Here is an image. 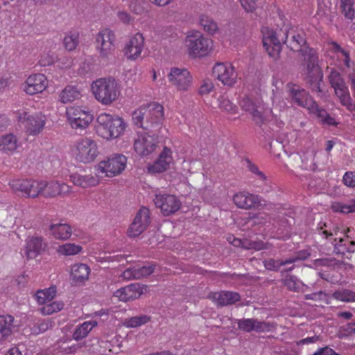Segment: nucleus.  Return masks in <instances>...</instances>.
Returning <instances> with one entry per match:
<instances>
[{"label": "nucleus", "mask_w": 355, "mask_h": 355, "mask_svg": "<svg viewBox=\"0 0 355 355\" xmlns=\"http://www.w3.org/2000/svg\"><path fill=\"white\" fill-rule=\"evenodd\" d=\"M164 120V107L157 102L143 105L132 113V121L135 125L155 133L160 132Z\"/></svg>", "instance_id": "f257e3e1"}, {"label": "nucleus", "mask_w": 355, "mask_h": 355, "mask_svg": "<svg viewBox=\"0 0 355 355\" xmlns=\"http://www.w3.org/2000/svg\"><path fill=\"white\" fill-rule=\"evenodd\" d=\"M96 122L97 135L107 141L121 137L127 128L126 123L121 117L105 112L98 115Z\"/></svg>", "instance_id": "f03ea898"}, {"label": "nucleus", "mask_w": 355, "mask_h": 355, "mask_svg": "<svg viewBox=\"0 0 355 355\" xmlns=\"http://www.w3.org/2000/svg\"><path fill=\"white\" fill-rule=\"evenodd\" d=\"M302 58V73L307 83L312 85L322 81L323 73L320 67L318 51L310 46H304L300 52Z\"/></svg>", "instance_id": "7ed1b4c3"}, {"label": "nucleus", "mask_w": 355, "mask_h": 355, "mask_svg": "<svg viewBox=\"0 0 355 355\" xmlns=\"http://www.w3.org/2000/svg\"><path fill=\"white\" fill-rule=\"evenodd\" d=\"M184 44L188 55L192 58L206 57L214 50L213 40L198 31L188 34Z\"/></svg>", "instance_id": "20e7f679"}, {"label": "nucleus", "mask_w": 355, "mask_h": 355, "mask_svg": "<svg viewBox=\"0 0 355 355\" xmlns=\"http://www.w3.org/2000/svg\"><path fill=\"white\" fill-rule=\"evenodd\" d=\"M74 159L84 164L94 162L98 155L96 142L89 137H81L76 140L71 148Z\"/></svg>", "instance_id": "39448f33"}, {"label": "nucleus", "mask_w": 355, "mask_h": 355, "mask_svg": "<svg viewBox=\"0 0 355 355\" xmlns=\"http://www.w3.org/2000/svg\"><path fill=\"white\" fill-rule=\"evenodd\" d=\"M66 118L73 130H84L92 122L94 114L93 112L87 107L73 105L67 107Z\"/></svg>", "instance_id": "423d86ee"}, {"label": "nucleus", "mask_w": 355, "mask_h": 355, "mask_svg": "<svg viewBox=\"0 0 355 355\" xmlns=\"http://www.w3.org/2000/svg\"><path fill=\"white\" fill-rule=\"evenodd\" d=\"M263 46L268 55L274 59L279 58L284 43L283 33L284 26L282 28L272 29L267 26L261 28Z\"/></svg>", "instance_id": "0eeeda50"}, {"label": "nucleus", "mask_w": 355, "mask_h": 355, "mask_svg": "<svg viewBox=\"0 0 355 355\" xmlns=\"http://www.w3.org/2000/svg\"><path fill=\"white\" fill-rule=\"evenodd\" d=\"M116 35L114 32L107 28L101 29L95 37V46L99 57L109 60L115 51Z\"/></svg>", "instance_id": "6e6552de"}, {"label": "nucleus", "mask_w": 355, "mask_h": 355, "mask_svg": "<svg viewBox=\"0 0 355 355\" xmlns=\"http://www.w3.org/2000/svg\"><path fill=\"white\" fill-rule=\"evenodd\" d=\"M17 117L19 122L24 125L26 132L29 135H39L44 130L46 125V116L42 112L31 114L24 110H21L17 112Z\"/></svg>", "instance_id": "1a4fd4ad"}, {"label": "nucleus", "mask_w": 355, "mask_h": 355, "mask_svg": "<svg viewBox=\"0 0 355 355\" xmlns=\"http://www.w3.org/2000/svg\"><path fill=\"white\" fill-rule=\"evenodd\" d=\"M127 164V157L122 154H114L106 160L100 162L96 171L98 173L105 174L109 178L115 177L125 169Z\"/></svg>", "instance_id": "9d476101"}, {"label": "nucleus", "mask_w": 355, "mask_h": 355, "mask_svg": "<svg viewBox=\"0 0 355 355\" xmlns=\"http://www.w3.org/2000/svg\"><path fill=\"white\" fill-rule=\"evenodd\" d=\"M283 37L284 44L293 51L300 52L304 46H307L305 33L297 26L285 25Z\"/></svg>", "instance_id": "9b49d317"}, {"label": "nucleus", "mask_w": 355, "mask_h": 355, "mask_svg": "<svg viewBox=\"0 0 355 355\" xmlns=\"http://www.w3.org/2000/svg\"><path fill=\"white\" fill-rule=\"evenodd\" d=\"M157 134L153 132V135H150L148 132L138 133L134 142L135 152L141 156H147L153 153L157 146Z\"/></svg>", "instance_id": "f8f14e48"}, {"label": "nucleus", "mask_w": 355, "mask_h": 355, "mask_svg": "<svg viewBox=\"0 0 355 355\" xmlns=\"http://www.w3.org/2000/svg\"><path fill=\"white\" fill-rule=\"evenodd\" d=\"M156 207L159 208L164 216H170L177 212L180 207L181 202L175 195L168 193L155 194L153 200Z\"/></svg>", "instance_id": "ddd939ff"}, {"label": "nucleus", "mask_w": 355, "mask_h": 355, "mask_svg": "<svg viewBox=\"0 0 355 355\" xmlns=\"http://www.w3.org/2000/svg\"><path fill=\"white\" fill-rule=\"evenodd\" d=\"M214 76L223 85L233 87L237 80V73L233 65L228 62H218L213 67Z\"/></svg>", "instance_id": "4468645a"}, {"label": "nucleus", "mask_w": 355, "mask_h": 355, "mask_svg": "<svg viewBox=\"0 0 355 355\" xmlns=\"http://www.w3.org/2000/svg\"><path fill=\"white\" fill-rule=\"evenodd\" d=\"M69 180L76 187L87 189L96 187L99 184V179L92 173H88L83 168H78L76 171L70 172Z\"/></svg>", "instance_id": "2eb2a0df"}, {"label": "nucleus", "mask_w": 355, "mask_h": 355, "mask_svg": "<svg viewBox=\"0 0 355 355\" xmlns=\"http://www.w3.org/2000/svg\"><path fill=\"white\" fill-rule=\"evenodd\" d=\"M168 79L173 87L188 89L192 86L193 77L186 69L173 67L168 74Z\"/></svg>", "instance_id": "dca6fc26"}, {"label": "nucleus", "mask_w": 355, "mask_h": 355, "mask_svg": "<svg viewBox=\"0 0 355 355\" xmlns=\"http://www.w3.org/2000/svg\"><path fill=\"white\" fill-rule=\"evenodd\" d=\"M144 37L142 33H137L126 43L123 52L128 60H135L141 55L144 47Z\"/></svg>", "instance_id": "f3484780"}, {"label": "nucleus", "mask_w": 355, "mask_h": 355, "mask_svg": "<svg viewBox=\"0 0 355 355\" xmlns=\"http://www.w3.org/2000/svg\"><path fill=\"white\" fill-rule=\"evenodd\" d=\"M241 108L250 113L254 123L261 126L264 123V116L262 113L263 107L259 101H254L248 96H245L240 101Z\"/></svg>", "instance_id": "a211bd4d"}, {"label": "nucleus", "mask_w": 355, "mask_h": 355, "mask_svg": "<svg viewBox=\"0 0 355 355\" xmlns=\"http://www.w3.org/2000/svg\"><path fill=\"white\" fill-rule=\"evenodd\" d=\"M44 187L42 196L45 198H53L56 196L64 197L72 191L71 186L58 180L51 182L43 181Z\"/></svg>", "instance_id": "6ab92c4d"}, {"label": "nucleus", "mask_w": 355, "mask_h": 355, "mask_svg": "<svg viewBox=\"0 0 355 355\" xmlns=\"http://www.w3.org/2000/svg\"><path fill=\"white\" fill-rule=\"evenodd\" d=\"M146 290V286L140 284H131L118 289L114 296L120 301L128 302L139 298Z\"/></svg>", "instance_id": "aec40b11"}, {"label": "nucleus", "mask_w": 355, "mask_h": 355, "mask_svg": "<svg viewBox=\"0 0 355 355\" xmlns=\"http://www.w3.org/2000/svg\"><path fill=\"white\" fill-rule=\"evenodd\" d=\"M329 51L335 55L339 65H343L346 70H350L355 67V62L350 58L349 51L343 48L335 41H331L328 43Z\"/></svg>", "instance_id": "412c9836"}, {"label": "nucleus", "mask_w": 355, "mask_h": 355, "mask_svg": "<svg viewBox=\"0 0 355 355\" xmlns=\"http://www.w3.org/2000/svg\"><path fill=\"white\" fill-rule=\"evenodd\" d=\"M172 162V150L171 148L165 146L157 159L148 167V171L152 174L163 173L169 168Z\"/></svg>", "instance_id": "4be33fe9"}, {"label": "nucleus", "mask_w": 355, "mask_h": 355, "mask_svg": "<svg viewBox=\"0 0 355 355\" xmlns=\"http://www.w3.org/2000/svg\"><path fill=\"white\" fill-rule=\"evenodd\" d=\"M233 201L236 207L245 209L258 207L261 205L259 196L246 191L235 193Z\"/></svg>", "instance_id": "5701e85b"}, {"label": "nucleus", "mask_w": 355, "mask_h": 355, "mask_svg": "<svg viewBox=\"0 0 355 355\" xmlns=\"http://www.w3.org/2000/svg\"><path fill=\"white\" fill-rule=\"evenodd\" d=\"M44 247V239L42 236H32L26 240L24 254L27 259L36 258Z\"/></svg>", "instance_id": "b1692460"}, {"label": "nucleus", "mask_w": 355, "mask_h": 355, "mask_svg": "<svg viewBox=\"0 0 355 355\" xmlns=\"http://www.w3.org/2000/svg\"><path fill=\"white\" fill-rule=\"evenodd\" d=\"M211 298L218 306H227L239 302L241 299L240 295L233 291H220L209 294Z\"/></svg>", "instance_id": "393cba45"}, {"label": "nucleus", "mask_w": 355, "mask_h": 355, "mask_svg": "<svg viewBox=\"0 0 355 355\" xmlns=\"http://www.w3.org/2000/svg\"><path fill=\"white\" fill-rule=\"evenodd\" d=\"M291 96L297 105L306 108L310 112L315 107V101L306 92V90H291Z\"/></svg>", "instance_id": "a878e982"}, {"label": "nucleus", "mask_w": 355, "mask_h": 355, "mask_svg": "<svg viewBox=\"0 0 355 355\" xmlns=\"http://www.w3.org/2000/svg\"><path fill=\"white\" fill-rule=\"evenodd\" d=\"M91 270L85 263H75L71 268V278L76 284L83 283L89 278Z\"/></svg>", "instance_id": "bb28decb"}, {"label": "nucleus", "mask_w": 355, "mask_h": 355, "mask_svg": "<svg viewBox=\"0 0 355 355\" xmlns=\"http://www.w3.org/2000/svg\"><path fill=\"white\" fill-rule=\"evenodd\" d=\"M98 102L102 105H109L116 101L120 96V90H92Z\"/></svg>", "instance_id": "cd10ccee"}, {"label": "nucleus", "mask_w": 355, "mask_h": 355, "mask_svg": "<svg viewBox=\"0 0 355 355\" xmlns=\"http://www.w3.org/2000/svg\"><path fill=\"white\" fill-rule=\"evenodd\" d=\"M334 252L337 254L345 256L347 253L352 254L354 252L355 242L354 241H349L348 236L347 238H335L334 239Z\"/></svg>", "instance_id": "c85d7f7f"}, {"label": "nucleus", "mask_w": 355, "mask_h": 355, "mask_svg": "<svg viewBox=\"0 0 355 355\" xmlns=\"http://www.w3.org/2000/svg\"><path fill=\"white\" fill-rule=\"evenodd\" d=\"M49 231L52 236L57 240H67L72 234L71 227L67 223L51 224Z\"/></svg>", "instance_id": "c756f323"}, {"label": "nucleus", "mask_w": 355, "mask_h": 355, "mask_svg": "<svg viewBox=\"0 0 355 355\" xmlns=\"http://www.w3.org/2000/svg\"><path fill=\"white\" fill-rule=\"evenodd\" d=\"M19 146L18 139L13 134H7L0 137V151L6 154H12L16 151Z\"/></svg>", "instance_id": "7c9ffc66"}, {"label": "nucleus", "mask_w": 355, "mask_h": 355, "mask_svg": "<svg viewBox=\"0 0 355 355\" xmlns=\"http://www.w3.org/2000/svg\"><path fill=\"white\" fill-rule=\"evenodd\" d=\"M14 317L11 315H0V343L6 340L12 333Z\"/></svg>", "instance_id": "2f4dec72"}, {"label": "nucleus", "mask_w": 355, "mask_h": 355, "mask_svg": "<svg viewBox=\"0 0 355 355\" xmlns=\"http://www.w3.org/2000/svg\"><path fill=\"white\" fill-rule=\"evenodd\" d=\"M97 324L98 322L96 320H89L78 325L73 332V338L76 340H80L86 338Z\"/></svg>", "instance_id": "473e14b6"}, {"label": "nucleus", "mask_w": 355, "mask_h": 355, "mask_svg": "<svg viewBox=\"0 0 355 355\" xmlns=\"http://www.w3.org/2000/svg\"><path fill=\"white\" fill-rule=\"evenodd\" d=\"M26 84L33 89H47L49 81L43 73H33L28 77Z\"/></svg>", "instance_id": "72a5a7b5"}, {"label": "nucleus", "mask_w": 355, "mask_h": 355, "mask_svg": "<svg viewBox=\"0 0 355 355\" xmlns=\"http://www.w3.org/2000/svg\"><path fill=\"white\" fill-rule=\"evenodd\" d=\"M56 293L57 288L55 286L39 290L35 293L36 301L39 304H45L50 302L55 297Z\"/></svg>", "instance_id": "f704fd0d"}, {"label": "nucleus", "mask_w": 355, "mask_h": 355, "mask_svg": "<svg viewBox=\"0 0 355 355\" xmlns=\"http://www.w3.org/2000/svg\"><path fill=\"white\" fill-rule=\"evenodd\" d=\"M44 186L43 180L28 179L26 198H35L42 195Z\"/></svg>", "instance_id": "c9c22d12"}, {"label": "nucleus", "mask_w": 355, "mask_h": 355, "mask_svg": "<svg viewBox=\"0 0 355 355\" xmlns=\"http://www.w3.org/2000/svg\"><path fill=\"white\" fill-rule=\"evenodd\" d=\"M118 83L112 76L100 78L92 82L91 89H116Z\"/></svg>", "instance_id": "e433bc0d"}, {"label": "nucleus", "mask_w": 355, "mask_h": 355, "mask_svg": "<svg viewBox=\"0 0 355 355\" xmlns=\"http://www.w3.org/2000/svg\"><path fill=\"white\" fill-rule=\"evenodd\" d=\"M28 179H12L8 182L10 189L17 194L26 198Z\"/></svg>", "instance_id": "4c0bfd02"}, {"label": "nucleus", "mask_w": 355, "mask_h": 355, "mask_svg": "<svg viewBox=\"0 0 355 355\" xmlns=\"http://www.w3.org/2000/svg\"><path fill=\"white\" fill-rule=\"evenodd\" d=\"M83 247L76 243H67L60 245L57 248L58 254L64 256L76 255L81 252Z\"/></svg>", "instance_id": "58836bf2"}, {"label": "nucleus", "mask_w": 355, "mask_h": 355, "mask_svg": "<svg viewBox=\"0 0 355 355\" xmlns=\"http://www.w3.org/2000/svg\"><path fill=\"white\" fill-rule=\"evenodd\" d=\"M311 113L315 114L320 121L323 124L335 126L338 124L335 119L331 117L324 109L318 107L316 102Z\"/></svg>", "instance_id": "ea45409f"}, {"label": "nucleus", "mask_w": 355, "mask_h": 355, "mask_svg": "<svg viewBox=\"0 0 355 355\" xmlns=\"http://www.w3.org/2000/svg\"><path fill=\"white\" fill-rule=\"evenodd\" d=\"M200 24L205 32L212 35L218 30L217 23L207 15H200Z\"/></svg>", "instance_id": "a19ab883"}, {"label": "nucleus", "mask_w": 355, "mask_h": 355, "mask_svg": "<svg viewBox=\"0 0 355 355\" xmlns=\"http://www.w3.org/2000/svg\"><path fill=\"white\" fill-rule=\"evenodd\" d=\"M150 320V317L147 315H140L123 320V324L127 328H137L146 324Z\"/></svg>", "instance_id": "79ce46f5"}, {"label": "nucleus", "mask_w": 355, "mask_h": 355, "mask_svg": "<svg viewBox=\"0 0 355 355\" xmlns=\"http://www.w3.org/2000/svg\"><path fill=\"white\" fill-rule=\"evenodd\" d=\"M340 9L343 15L347 19H355L354 0H340Z\"/></svg>", "instance_id": "37998d69"}, {"label": "nucleus", "mask_w": 355, "mask_h": 355, "mask_svg": "<svg viewBox=\"0 0 355 355\" xmlns=\"http://www.w3.org/2000/svg\"><path fill=\"white\" fill-rule=\"evenodd\" d=\"M217 101L218 102V106L222 111L227 112L228 114H236L238 113V107L224 96H220Z\"/></svg>", "instance_id": "c03bdc74"}, {"label": "nucleus", "mask_w": 355, "mask_h": 355, "mask_svg": "<svg viewBox=\"0 0 355 355\" xmlns=\"http://www.w3.org/2000/svg\"><path fill=\"white\" fill-rule=\"evenodd\" d=\"M64 307V304L61 301L48 302L39 309L40 312L44 315H49L58 313Z\"/></svg>", "instance_id": "a18cd8bd"}, {"label": "nucleus", "mask_w": 355, "mask_h": 355, "mask_svg": "<svg viewBox=\"0 0 355 355\" xmlns=\"http://www.w3.org/2000/svg\"><path fill=\"white\" fill-rule=\"evenodd\" d=\"M334 211L349 214L355 212V198L350 200L347 203L336 202L332 205Z\"/></svg>", "instance_id": "49530a36"}, {"label": "nucleus", "mask_w": 355, "mask_h": 355, "mask_svg": "<svg viewBox=\"0 0 355 355\" xmlns=\"http://www.w3.org/2000/svg\"><path fill=\"white\" fill-rule=\"evenodd\" d=\"M79 43V34L77 32H70L65 35L63 44L68 51L74 50Z\"/></svg>", "instance_id": "de8ad7c7"}, {"label": "nucleus", "mask_w": 355, "mask_h": 355, "mask_svg": "<svg viewBox=\"0 0 355 355\" xmlns=\"http://www.w3.org/2000/svg\"><path fill=\"white\" fill-rule=\"evenodd\" d=\"M329 81L332 89H343L345 81L340 73L335 69H331L329 75Z\"/></svg>", "instance_id": "09e8293b"}, {"label": "nucleus", "mask_w": 355, "mask_h": 355, "mask_svg": "<svg viewBox=\"0 0 355 355\" xmlns=\"http://www.w3.org/2000/svg\"><path fill=\"white\" fill-rule=\"evenodd\" d=\"M295 263V259H286L284 261L269 259L263 261V265L267 270L277 271L279 268L286 264Z\"/></svg>", "instance_id": "8fccbe9b"}, {"label": "nucleus", "mask_w": 355, "mask_h": 355, "mask_svg": "<svg viewBox=\"0 0 355 355\" xmlns=\"http://www.w3.org/2000/svg\"><path fill=\"white\" fill-rule=\"evenodd\" d=\"M334 92L340 98L342 105L347 107L349 110L352 111L355 108V105L352 103L349 90H334Z\"/></svg>", "instance_id": "3c124183"}, {"label": "nucleus", "mask_w": 355, "mask_h": 355, "mask_svg": "<svg viewBox=\"0 0 355 355\" xmlns=\"http://www.w3.org/2000/svg\"><path fill=\"white\" fill-rule=\"evenodd\" d=\"M79 90H62L59 95L60 101L62 103H69L80 98Z\"/></svg>", "instance_id": "603ef678"}, {"label": "nucleus", "mask_w": 355, "mask_h": 355, "mask_svg": "<svg viewBox=\"0 0 355 355\" xmlns=\"http://www.w3.org/2000/svg\"><path fill=\"white\" fill-rule=\"evenodd\" d=\"M332 297L342 302H354L355 301V293L347 289L338 290L334 292Z\"/></svg>", "instance_id": "864d4df0"}, {"label": "nucleus", "mask_w": 355, "mask_h": 355, "mask_svg": "<svg viewBox=\"0 0 355 355\" xmlns=\"http://www.w3.org/2000/svg\"><path fill=\"white\" fill-rule=\"evenodd\" d=\"M137 218L139 219L138 223L144 225V229H146L150 223V210L147 207H141L135 217V219Z\"/></svg>", "instance_id": "5fc2aeb1"}, {"label": "nucleus", "mask_w": 355, "mask_h": 355, "mask_svg": "<svg viewBox=\"0 0 355 355\" xmlns=\"http://www.w3.org/2000/svg\"><path fill=\"white\" fill-rule=\"evenodd\" d=\"M227 240L235 247H241L248 250L255 248V243L249 241L248 239L241 240L235 237L230 236Z\"/></svg>", "instance_id": "6e6d98bb"}, {"label": "nucleus", "mask_w": 355, "mask_h": 355, "mask_svg": "<svg viewBox=\"0 0 355 355\" xmlns=\"http://www.w3.org/2000/svg\"><path fill=\"white\" fill-rule=\"evenodd\" d=\"M138 218L134 219L133 222L128 229L127 234L130 237H136L140 235L146 229H144V225L138 223Z\"/></svg>", "instance_id": "4d7b16f0"}, {"label": "nucleus", "mask_w": 355, "mask_h": 355, "mask_svg": "<svg viewBox=\"0 0 355 355\" xmlns=\"http://www.w3.org/2000/svg\"><path fill=\"white\" fill-rule=\"evenodd\" d=\"M136 266V275L139 279L150 275L155 271V266L148 265V266Z\"/></svg>", "instance_id": "13d9d810"}, {"label": "nucleus", "mask_w": 355, "mask_h": 355, "mask_svg": "<svg viewBox=\"0 0 355 355\" xmlns=\"http://www.w3.org/2000/svg\"><path fill=\"white\" fill-rule=\"evenodd\" d=\"M254 324V318L241 319L238 322V327L239 329L246 332L253 331Z\"/></svg>", "instance_id": "bf43d9fd"}, {"label": "nucleus", "mask_w": 355, "mask_h": 355, "mask_svg": "<svg viewBox=\"0 0 355 355\" xmlns=\"http://www.w3.org/2000/svg\"><path fill=\"white\" fill-rule=\"evenodd\" d=\"M272 328V325L269 322L259 321L257 319H254V324L253 331L261 333V332H268L270 331Z\"/></svg>", "instance_id": "052dcab7"}, {"label": "nucleus", "mask_w": 355, "mask_h": 355, "mask_svg": "<svg viewBox=\"0 0 355 355\" xmlns=\"http://www.w3.org/2000/svg\"><path fill=\"white\" fill-rule=\"evenodd\" d=\"M343 184L349 188L355 189V171H347L343 177Z\"/></svg>", "instance_id": "680f3d73"}, {"label": "nucleus", "mask_w": 355, "mask_h": 355, "mask_svg": "<svg viewBox=\"0 0 355 355\" xmlns=\"http://www.w3.org/2000/svg\"><path fill=\"white\" fill-rule=\"evenodd\" d=\"M328 295L322 291H320L318 293H313L311 294H306L305 295V299L306 300H313L315 301H323L326 304H329Z\"/></svg>", "instance_id": "e2e57ef3"}, {"label": "nucleus", "mask_w": 355, "mask_h": 355, "mask_svg": "<svg viewBox=\"0 0 355 355\" xmlns=\"http://www.w3.org/2000/svg\"><path fill=\"white\" fill-rule=\"evenodd\" d=\"M284 284L289 290L293 291H297V289L300 288V284L297 282L296 277L292 275L287 276L285 278Z\"/></svg>", "instance_id": "0e129e2a"}, {"label": "nucleus", "mask_w": 355, "mask_h": 355, "mask_svg": "<svg viewBox=\"0 0 355 355\" xmlns=\"http://www.w3.org/2000/svg\"><path fill=\"white\" fill-rule=\"evenodd\" d=\"M55 62V58L50 53H44L39 60V64L42 67H48L53 64Z\"/></svg>", "instance_id": "69168bd1"}, {"label": "nucleus", "mask_w": 355, "mask_h": 355, "mask_svg": "<svg viewBox=\"0 0 355 355\" xmlns=\"http://www.w3.org/2000/svg\"><path fill=\"white\" fill-rule=\"evenodd\" d=\"M243 9L246 12H253L257 8V0H239Z\"/></svg>", "instance_id": "338daca9"}, {"label": "nucleus", "mask_w": 355, "mask_h": 355, "mask_svg": "<svg viewBox=\"0 0 355 355\" xmlns=\"http://www.w3.org/2000/svg\"><path fill=\"white\" fill-rule=\"evenodd\" d=\"M129 8L131 12L136 15H141L144 10L141 3L137 0L132 1L129 6Z\"/></svg>", "instance_id": "774afa93"}]
</instances>
